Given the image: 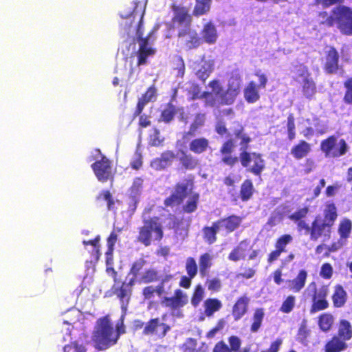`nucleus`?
<instances>
[{"label": "nucleus", "instance_id": "2f4dec72", "mask_svg": "<svg viewBox=\"0 0 352 352\" xmlns=\"http://www.w3.org/2000/svg\"><path fill=\"white\" fill-rule=\"evenodd\" d=\"M345 342L352 338V325L349 321L345 319L340 320L338 325L337 334H334Z\"/></svg>", "mask_w": 352, "mask_h": 352}, {"label": "nucleus", "instance_id": "473e14b6", "mask_svg": "<svg viewBox=\"0 0 352 352\" xmlns=\"http://www.w3.org/2000/svg\"><path fill=\"white\" fill-rule=\"evenodd\" d=\"M201 34L202 42L204 41L208 44H213L217 41L218 37L217 29L211 21L204 25Z\"/></svg>", "mask_w": 352, "mask_h": 352}, {"label": "nucleus", "instance_id": "c9c22d12", "mask_svg": "<svg viewBox=\"0 0 352 352\" xmlns=\"http://www.w3.org/2000/svg\"><path fill=\"white\" fill-rule=\"evenodd\" d=\"M177 111L175 105L172 101L165 104L164 109L161 111L159 122H164V123H170L175 118Z\"/></svg>", "mask_w": 352, "mask_h": 352}, {"label": "nucleus", "instance_id": "4d7b16f0", "mask_svg": "<svg viewBox=\"0 0 352 352\" xmlns=\"http://www.w3.org/2000/svg\"><path fill=\"white\" fill-rule=\"evenodd\" d=\"M146 261L144 258H140L133 263L130 268L129 274L133 275L132 278H135V283L139 278L138 275L143 267L146 265Z\"/></svg>", "mask_w": 352, "mask_h": 352}, {"label": "nucleus", "instance_id": "f3484780", "mask_svg": "<svg viewBox=\"0 0 352 352\" xmlns=\"http://www.w3.org/2000/svg\"><path fill=\"white\" fill-rule=\"evenodd\" d=\"M340 55L333 46H330L326 52L324 71L328 74H336L339 69Z\"/></svg>", "mask_w": 352, "mask_h": 352}, {"label": "nucleus", "instance_id": "8fccbe9b", "mask_svg": "<svg viewBox=\"0 0 352 352\" xmlns=\"http://www.w3.org/2000/svg\"><path fill=\"white\" fill-rule=\"evenodd\" d=\"M204 123H205V115L200 114V113L197 114L195 116L194 121L191 123L190 128H189V131L186 132L184 134L183 138H185L187 136H190V137L195 136L198 129L203 126L204 125Z\"/></svg>", "mask_w": 352, "mask_h": 352}, {"label": "nucleus", "instance_id": "4468645a", "mask_svg": "<svg viewBox=\"0 0 352 352\" xmlns=\"http://www.w3.org/2000/svg\"><path fill=\"white\" fill-rule=\"evenodd\" d=\"M235 147L234 140L229 138L223 142L219 150L222 155L221 162L230 167L234 166L239 160V157L233 155Z\"/></svg>", "mask_w": 352, "mask_h": 352}, {"label": "nucleus", "instance_id": "4c0bfd02", "mask_svg": "<svg viewBox=\"0 0 352 352\" xmlns=\"http://www.w3.org/2000/svg\"><path fill=\"white\" fill-rule=\"evenodd\" d=\"M265 316L263 308H256L254 309L251 318V325L250 331L252 333H256L261 329Z\"/></svg>", "mask_w": 352, "mask_h": 352}, {"label": "nucleus", "instance_id": "1a4fd4ad", "mask_svg": "<svg viewBox=\"0 0 352 352\" xmlns=\"http://www.w3.org/2000/svg\"><path fill=\"white\" fill-rule=\"evenodd\" d=\"M100 155V159L94 162L91 167L99 182H107L108 180H113L111 162L101 153L99 148L95 150Z\"/></svg>", "mask_w": 352, "mask_h": 352}, {"label": "nucleus", "instance_id": "7ed1b4c3", "mask_svg": "<svg viewBox=\"0 0 352 352\" xmlns=\"http://www.w3.org/2000/svg\"><path fill=\"white\" fill-rule=\"evenodd\" d=\"M236 139L240 140L239 161L243 167L256 176H261L265 168V162L263 155L257 152H249V144L252 138L245 132L244 126L237 123V127L233 131Z\"/></svg>", "mask_w": 352, "mask_h": 352}, {"label": "nucleus", "instance_id": "b1692460", "mask_svg": "<svg viewBox=\"0 0 352 352\" xmlns=\"http://www.w3.org/2000/svg\"><path fill=\"white\" fill-rule=\"evenodd\" d=\"M250 299L246 295L237 298L232 309V315L235 321L241 319L247 313Z\"/></svg>", "mask_w": 352, "mask_h": 352}, {"label": "nucleus", "instance_id": "cd10ccee", "mask_svg": "<svg viewBox=\"0 0 352 352\" xmlns=\"http://www.w3.org/2000/svg\"><path fill=\"white\" fill-rule=\"evenodd\" d=\"M347 348L346 342L333 335L326 342L323 349L324 352H342L346 350Z\"/></svg>", "mask_w": 352, "mask_h": 352}, {"label": "nucleus", "instance_id": "2eb2a0df", "mask_svg": "<svg viewBox=\"0 0 352 352\" xmlns=\"http://www.w3.org/2000/svg\"><path fill=\"white\" fill-rule=\"evenodd\" d=\"M150 34L145 37V39L140 38L139 48L136 52L138 58L137 65L141 66L147 64V59L155 55L156 50L149 43Z\"/></svg>", "mask_w": 352, "mask_h": 352}, {"label": "nucleus", "instance_id": "f704fd0d", "mask_svg": "<svg viewBox=\"0 0 352 352\" xmlns=\"http://www.w3.org/2000/svg\"><path fill=\"white\" fill-rule=\"evenodd\" d=\"M352 231V221L348 218L342 219L338 225V232L340 235V241L346 242Z\"/></svg>", "mask_w": 352, "mask_h": 352}, {"label": "nucleus", "instance_id": "9d476101", "mask_svg": "<svg viewBox=\"0 0 352 352\" xmlns=\"http://www.w3.org/2000/svg\"><path fill=\"white\" fill-rule=\"evenodd\" d=\"M258 78V84L252 80L250 81L243 89V97L249 104H253L260 100V89H265L267 84V78L265 74L258 72L254 74Z\"/></svg>", "mask_w": 352, "mask_h": 352}, {"label": "nucleus", "instance_id": "5fc2aeb1", "mask_svg": "<svg viewBox=\"0 0 352 352\" xmlns=\"http://www.w3.org/2000/svg\"><path fill=\"white\" fill-rule=\"evenodd\" d=\"M331 15L328 14V12L326 11H322L318 13V16L321 17L322 20L320 22L321 25H323L327 28H331L336 24V16L333 12V9L331 12Z\"/></svg>", "mask_w": 352, "mask_h": 352}, {"label": "nucleus", "instance_id": "680f3d73", "mask_svg": "<svg viewBox=\"0 0 352 352\" xmlns=\"http://www.w3.org/2000/svg\"><path fill=\"white\" fill-rule=\"evenodd\" d=\"M287 131L289 140L292 141L296 138L295 118L292 113H289L287 119Z\"/></svg>", "mask_w": 352, "mask_h": 352}, {"label": "nucleus", "instance_id": "a18cd8bd", "mask_svg": "<svg viewBox=\"0 0 352 352\" xmlns=\"http://www.w3.org/2000/svg\"><path fill=\"white\" fill-rule=\"evenodd\" d=\"M160 280L158 272L154 268H148L146 270L144 273L139 276L137 282L139 283H151L157 282Z\"/></svg>", "mask_w": 352, "mask_h": 352}, {"label": "nucleus", "instance_id": "49530a36", "mask_svg": "<svg viewBox=\"0 0 352 352\" xmlns=\"http://www.w3.org/2000/svg\"><path fill=\"white\" fill-rule=\"evenodd\" d=\"M199 201V194L198 192L191 193L188 199L182 206V210L184 213L190 214L195 212L197 209Z\"/></svg>", "mask_w": 352, "mask_h": 352}, {"label": "nucleus", "instance_id": "6e6d98bb", "mask_svg": "<svg viewBox=\"0 0 352 352\" xmlns=\"http://www.w3.org/2000/svg\"><path fill=\"white\" fill-rule=\"evenodd\" d=\"M343 85L345 91L342 101L346 105H352V77L347 78L344 81Z\"/></svg>", "mask_w": 352, "mask_h": 352}, {"label": "nucleus", "instance_id": "37998d69", "mask_svg": "<svg viewBox=\"0 0 352 352\" xmlns=\"http://www.w3.org/2000/svg\"><path fill=\"white\" fill-rule=\"evenodd\" d=\"M199 265L201 276H206L212 265V256L208 252L202 254L199 256Z\"/></svg>", "mask_w": 352, "mask_h": 352}, {"label": "nucleus", "instance_id": "4be33fe9", "mask_svg": "<svg viewBox=\"0 0 352 352\" xmlns=\"http://www.w3.org/2000/svg\"><path fill=\"white\" fill-rule=\"evenodd\" d=\"M242 217L236 214H231L226 217L216 221L220 228L226 232L231 233L236 230L242 223Z\"/></svg>", "mask_w": 352, "mask_h": 352}, {"label": "nucleus", "instance_id": "69168bd1", "mask_svg": "<svg viewBox=\"0 0 352 352\" xmlns=\"http://www.w3.org/2000/svg\"><path fill=\"white\" fill-rule=\"evenodd\" d=\"M164 138H160V130L157 128L153 129V133L149 135V144L153 146H159L162 144Z\"/></svg>", "mask_w": 352, "mask_h": 352}, {"label": "nucleus", "instance_id": "aec40b11", "mask_svg": "<svg viewBox=\"0 0 352 352\" xmlns=\"http://www.w3.org/2000/svg\"><path fill=\"white\" fill-rule=\"evenodd\" d=\"M157 328H160L162 329V331L158 333V336L161 338L165 337L170 329L168 324L160 322V319L158 318H155L151 319L145 324L142 333L145 336L157 334Z\"/></svg>", "mask_w": 352, "mask_h": 352}, {"label": "nucleus", "instance_id": "a19ab883", "mask_svg": "<svg viewBox=\"0 0 352 352\" xmlns=\"http://www.w3.org/2000/svg\"><path fill=\"white\" fill-rule=\"evenodd\" d=\"M334 323L333 316L331 313H323L318 318V325L323 332L329 331Z\"/></svg>", "mask_w": 352, "mask_h": 352}, {"label": "nucleus", "instance_id": "864d4df0", "mask_svg": "<svg viewBox=\"0 0 352 352\" xmlns=\"http://www.w3.org/2000/svg\"><path fill=\"white\" fill-rule=\"evenodd\" d=\"M293 67V72L296 74L294 77V80L296 81H298V78H302L303 80L311 76L308 67L303 63H297L294 65Z\"/></svg>", "mask_w": 352, "mask_h": 352}, {"label": "nucleus", "instance_id": "774afa93", "mask_svg": "<svg viewBox=\"0 0 352 352\" xmlns=\"http://www.w3.org/2000/svg\"><path fill=\"white\" fill-rule=\"evenodd\" d=\"M64 352H87V349L77 342H73L64 346Z\"/></svg>", "mask_w": 352, "mask_h": 352}, {"label": "nucleus", "instance_id": "bf43d9fd", "mask_svg": "<svg viewBox=\"0 0 352 352\" xmlns=\"http://www.w3.org/2000/svg\"><path fill=\"white\" fill-rule=\"evenodd\" d=\"M295 305H296V297L293 295H289L283 300V302L280 307V311L284 314H289L294 309Z\"/></svg>", "mask_w": 352, "mask_h": 352}, {"label": "nucleus", "instance_id": "412c9836", "mask_svg": "<svg viewBox=\"0 0 352 352\" xmlns=\"http://www.w3.org/2000/svg\"><path fill=\"white\" fill-rule=\"evenodd\" d=\"M157 96V89L154 85L150 86L146 91L138 99L135 109L133 113V118L142 113L145 106L153 100Z\"/></svg>", "mask_w": 352, "mask_h": 352}, {"label": "nucleus", "instance_id": "f03ea898", "mask_svg": "<svg viewBox=\"0 0 352 352\" xmlns=\"http://www.w3.org/2000/svg\"><path fill=\"white\" fill-rule=\"evenodd\" d=\"M338 210L334 203L327 202L323 210V216H315L310 225H304L305 234L308 235L310 241H317L322 239L323 241L330 239L332 228L338 218Z\"/></svg>", "mask_w": 352, "mask_h": 352}, {"label": "nucleus", "instance_id": "f257e3e1", "mask_svg": "<svg viewBox=\"0 0 352 352\" xmlns=\"http://www.w3.org/2000/svg\"><path fill=\"white\" fill-rule=\"evenodd\" d=\"M124 320L120 317L114 329L109 315L98 318L91 338L94 348L98 351H104L115 346L120 336L126 333Z\"/></svg>", "mask_w": 352, "mask_h": 352}, {"label": "nucleus", "instance_id": "20e7f679", "mask_svg": "<svg viewBox=\"0 0 352 352\" xmlns=\"http://www.w3.org/2000/svg\"><path fill=\"white\" fill-rule=\"evenodd\" d=\"M164 237L163 226L158 217H150L143 221V225L139 228L138 241L148 247L152 241L160 242Z\"/></svg>", "mask_w": 352, "mask_h": 352}, {"label": "nucleus", "instance_id": "c85d7f7f", "mask_svg": "<svg viewBox=\"0 0 352 352\" xmlns=\"http://www.w3.org/2000/svg\"><path fill=\"white\" fill-rule=\"evenodd\" d=\"M309 211L308 206H305L302 208H299L288 217L291 221L296 223L298 230L300 232L304 230L305 227L304 225H307L305 218L308 214Z\"/></svg>", "mask_w": 352, "mask_h": 352}, {"label": "nucleus", "instance_id": "c756f323", "mask_svg": "<svg viewBox=\"0 0 352 352\" xmlns=\"http://www.w3.org/2000/svg\"><path fill=\"white\" fill-rule=\"evenodd\" d=\"M333 307L341 308L344 306L347 300V293L341 285H336L331 296Z\"/></svg>", "mask_w": 352, "mask_h": 352}, {"label": "nucleus", "instance_id": "bb28decb", "mask_svg": "<svg viewBox=\"0 0 352 352\" xmlns=\"http://www.w3.org/2000/svg\"><path fill=\"white\" fill-rule=\"evenodd\" d=\"M188 148L195 155H201L210 148V142L205 137L196 138L190 142Z\"/></svg>", "mask_w": 352, "mask_h": 352}, {"label": "nucleus", "instance_id": "e2e57ef3", "mask_svg": "<svg viewBox=\"0 0 352 352\" xmlns=\"http://www.w3.org/2000/svg\"><path fill=\"white\" fill-rule=\"evenodd\" d=\"M144 179L140 177L134 178L132 185L129 188V193L140 196L143 188Z\"/></svg>", "mask_w": 352, "mask_h": 352}, {"label": "nucleus", "instance_id": "393cba45", "mask_svg": "<svg viewBox=\"0 0 352 352\" xmlns=\"http://www.w3.org/2000/svg\"><path fill=\"white\" fill-rule=\"evenodd\" d=\"M307 277V272L304 269L300 270L294 278L287 281L288 289L295 293L300 292L305 287Z\"/></svg>", "mask_w": 352, "mask_h": 352}, {"label": "nucleus", "instance_id": "dca6fc26", "mask_svg": "<svg viewBox=\"0 0 352 352\" xmlns=\"http://www.w3.org/2000/svg\"><path fill=\"white\" fill-rule=\"evenodd\" d=\"M240 92L239 82H229L226 90H222L221 94L217 95L219 104L221 105L232 104Z\"/></svg>", "mask_w": 352, "mask_h": 352}, {"label": "nucleus", "instance_id": "58836bf2", "mask_svg": "<svg viewBox=\"0 0 352 352\" xmlns=\"http://www.w3.org/2000/svg\"><path fill=\"white\" fill-rule=\"evenodd\" d=\"M254 192L253 182L250 179H245L240 187L239 196L242 201L250 200Z\"/></svg>", "mask_w": 352, "mask_h": 352}, {"label": "nucleus", "instance_id": "6ab92c4d", "mask_svg": "<svg viewBox=\"0 0 352 352\" xmlns=\"http://www.w3.org/2000/svg\"><path fill=\"white\" fill-rule=\"evenodd\" d=\"M133 4L134 6L133 8V11L129 14L122 16V17L127 18L130 16H132L135 18L136 16H139L136 36L138 42L140 43V38L142 39H145V37H143L144 32L142 29V23L143 18L145 14L146 3L144 1H135L133 3Z\"/></svg>", "mask_w": 352, "mask_h": 352}, {"label": "nucleus", "instance_id": "3c124183", "mask_svg": "<svg viewBox=\"0 0 352 352\" xmlns=\"http://www.w3.org/2000/svg\"><path fill=\"white\" fill-rule=\"evenodd\" d=\"M97 201H104L107 203V208L108 210H115V200L111 193V192L108 190H103L99 192V194L96 197Z\"/></svg>", "mask_w": 352, "mask_h": 352}, {"label": "nucleus", "instance_id": "ea45409f", "mask_svg": "<svg viewBox=\"0 0 352 352\" xmlns=\"http://www.w3.org/2000/svg\"><path fill=\"white\" fill-rule=\"evenodd\" d=\"M204 314L207 317H211L214 314L222 307L221 300L217 298H208L204 301Z\"/></svg>", "mask_w": 352, "mask_h": 352}, {"label": "nucleus", "instance_id": "0e129e2a", "mask_svg": "<svg viewBox=\"0 0 352 352\" xmlns=\"http://www.w3.org/2000/svg\"><path fill=\"white\" fill-rule=\"evenodd\" d=\"M186 271L188 276L195 277L197 274V265L194 258L188 257L186 262Z\"/></svg>", "mask_w": 352, "mask_h": 352}, {"label": "nucleus", "instance_id": "603ef678", "mask_svg": "<svg viewBox=\"0 0 352 352\" xmlns=\"http://www.w3.org/2000/svg\"><path fill=\"white\" fill-rule=\"evenodd\" d=\"M184 200L182 196L174 191L164 200V205L166 208H173L180 206Z\"/></svg>", "mask_w": 352, "mask_h": 352}, {"label": "nucleus", "instance_id": "79ce46f5", "mask_svg": "<svg viewBox=\"0 0 352 352\" xmlns=\"http://www.w3.org/2000/svg\"><path fill=\"white\" fill-rule=\"evenodd\" d=\"M213 71V65L208 60L201 61V64L197 70V77L204 83Z\"/></svg>", "mask_w": 352, "mask_h": 352}, {"label": "nucleus", "instance_id": "e433bc0d", "mask_svg": "<svg viewBox=\"0 0 352 352\" xmlns=\"http://www.w3.org/2000/svg\"><path fill=\"white\" fill-rule=\"evenodd\" d=\"M211 4L212 0H195L192 15L195 17H199L207 14L210 10Z\"/></svg>", "mask_w": 352, "mask_h": 352}, {"label": "nucleus", "instance_id": "de8ad7c7", "mask_svg": "<svg viewBox=\"0 0 352 352\" xmlns=\"http://www.w3.org/2000/svg\"><path fill=\"white\" fill-rule=\"evenodd\" d=\"M185 183H177L175 186V192L182 196L184 199L187 195L188 190H192L194 188V178L190 177L186 179Z\"/></svg>", "mask_w": 352, "mask_h": 352}, {"label": "nucleus", "instance_id": "c03bdc74", "mask_svg": "<svg viewBox=\"0 0 352 352\" xmlns=\"http://www.w3.org/2000/svg\"><path fill=\"white\" fill-rule=\"evenodd\" d=\"M302 93L305 98L309 100L316 93V85L311 76L302 80Z\"/></svg>", "mask_w": 352, "mask_h": 352}, {"label": "nucleus", "instance_id": "13d9d810", "mask_svg": "<svg viewBox=\"0 0 352 352\" xmlns=\"http://www.w3.org/2000/svg\"><path fill=\"white\" fill-rule=\"evenodd\" d=\"M293 241V237L289 234H285L279 236L275 243V248L278 249L282 253L286 252V247Z\"/></svg>", "mask_w": 352, "mask_h": 352}, {"label": "nucleus", "instance_id": "ddd939ff", "mask_svg": "<svg viewBox=\"0 0 352 352\" xmlns=\"http://www.w3.org/2000/svg\"><path fill=\"white\" fill-rule=\"evenodd\" d=\"M188 296L180 289L174 292V295L170 297L164 296L161 299L160 303L163 307L171 310L179 309L188 303Z\"/></svg>", "mask_w": 352, "mask_h": 352}, {"label": "nucleus", "instance_id": "72a5a7b5", "mask_svg": "<svg viewBox=\"0 0 352 352\" xmlns=\"http://www.w3.org/2000/svg\"><path fill=\"white\" fill-rule=\"evenodd\" d=\"M219 230L217 221L213 222L211 226H204L202 229L203 239L208 244H213L217 241V234Z\"/></svg>", "mask_w": 352, "mask_h": 352}, {"label": "nucleus", "instance_id": "0eeeda50", "mask_svg": "<svg viewBox=\"0 0 352 352\" xmlns=\"http://www.w3.org/2000/svg\"><path fill=\"white\" fill-rule=\"evenodd\" d=\"M135 285V278H131L128 283L122 282L120 285L114 284L111 287L113 295L119 299L122 310L121 318H125L128 306L132 295L133 287Z\"/></svg>", "mask_w": 352, "mask_h": 352}, {"label": "nucleus", "instance_id": "f8f14e48", "mask_svg": "<svg viewBox=\"0 0 352 352\" xmlns=\"http://www.w3.org/2000/svg\"><path fill=\"white\" fill-rule=\"evenodd\" d=\"M171 10L173 12L171 22L174 27H177L179 29L191 27L192 15L189 13L188 8L182 5L172 3Z\"/></svg>", "mask_w": 352, "mask_h": 352}, {"label": "nucleus", "instance_id": "423d86ee", "mask_svg": "<svg viewBox=\"0 0 352 352\" xmlns=\"http://www.w3.org/2000/svg\"><path fill=\"white\" fill-rule=\"evenodd\" d=\"M309 287H313L314 294L311 296V305L309 312L313 314L329 308V303L327 297L329 293V285H323L318 289L316 288V283L312 281L309 283Z\"/></svg>", "mask_w": 352, "mask_h": 352}, {"label": "nucleus", "instance_id": "338daca9", "mask_svg": "<svg viewBox=\"0 0 352 352\" xmlns=\"http://www.w3.org/2000/svg\"><path fill=\"white\" fill-rule=\"evenodd\" d=\"M140 197L133 194L129 193L128 197V211L133 214L137 209L138 204L140 201Z\"/></svg>", "mask_w": 352, "mask_h": 352}, {"label": "nucleus", "instance_id": "09e8293b", "mask_svg": "<svg viewBox=\"0 0 352 352\" xmlns=\"http://www.w3.org/2000/svg\"><path fill=\"white\" fill-rule=\"evenodd\" d=\"M100 236L99 235L96 236L94 239L89 241H83L82 243L85 246L91 245L92 247L91 251H90L91 258L95 261H98L100 258Z\"/></svg>", "mask_w": 352, "mask_h": 352}, {"label": "nucleus", "instance_id": "a211bd4d", "mask_svg": "<svg viewBox=\"0 0 352 352\" xmlns=\"http://www.w3.org/2000/svg\"><path fill=\"white\" fill-rule=\"evenodd\" d=\"M176 157L177 155L173 151L166 150L160 157L153 159L150 165L155 170H162L171 166Z\"/></svg>", "mask_w": 352, "mask_h": 352}, {"label": "nucleus", "instance_id": "39448f33", "mask_svg": "<svg viewBox=\"0 0 352 352\" xmlns=\"http://www.w3.org/2000/svg\"><path fill=\"white\" fill-rule=\"evenodd\" d=\"M321 151L328 158H339L349 151V146L344 139L338 140L335 135H331L320 142Z\"/></svg>", "mask_w": 352, "mask_h": 352}, {"label": "nucleus", "instance_id": "9b49d317", "mask_svg": "<svg viewBox=\"0 0 352 352\" xmlns=\"http://www.w3.org/2000/svg\"><path fill=\"white\" fill-rule=\"evenodd\" d=\"M177 37L186 50L197 49L202 44V38L191 27L179 29Z\"/></svg>", "mask_w": 352, "mask_h": 352}, {"label": "nucleus", "instance_id": "052dcab7", "mask_svg": "<svg viewBox=\"0 0 352 352\" xmlns=\"http://www.w3.org/2000/svg\"><path fill=\"white\" fill-rule=\"evenodd\" d=\"M204 290L200 284L195 286L191 297V304L193 307H197L203 300Z\"/></svg>", "mask_w": 352, "mask_h": 352}, {"label": "nucleus", "instance_id": "7c9ffc66", "mask_svg": "<svg viewBox=\"0 0 352 352\" xmlns=\"http://www.w3.org/2000/svg\"><path fill=\"white\" fill-rule=\"evenodd\" d=\"M311 144L305 140H300L298 144L292 146L291 153L297 160L305 157L311 151Z\"/></svg>", "mask_w": 352, "mask_h": 352}, {"label": "nucleus", "instance_id": "a878e982", "mask_svg": "<svg viewBox=\"0 0 352 352\" xmlns=\"http://www.w3.org/2000/svg\"><path fill=\"white\" fill-rule=\"evenodd\" d=\"M250 247V241L248 239H243L233 248V250L228 254V259L233 262H237L241 259H245L246 252Z\"/></svg>", "mask_w": 352, "mask_h": 352}, {"label": "nucleus", "instance_id": "5701e85b", "mask_svg": "<svg viewBox=\"0 0 352 352\" xmlns=\"http://www.w3.org/2000/svg\"><path fill=\"white\" fill-rule=\"evenodd\" d=\"M180 168L184 170H193L200 165L199 160L192 153H188L184 150H180L178 153Z\"/></svg>", "mask_w": 352, "mask_h": 352}, {"label": "nucleus", "instance_id": "6e6552de", "mask_svg": "<svg viewBox=\"0 0 352 352\" xmlns=\"http://www.w3.org/2000/svg\"><path fill=\"white\" fill-rule=\"evenodd\" d=\"M333 12L336 16V25L340 32L344 35L352 36V8L339 5L333 8Z\"/></svg>", "mask_w": 352, "mask_h": 352}]
</instances>
